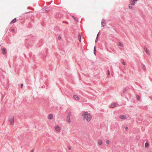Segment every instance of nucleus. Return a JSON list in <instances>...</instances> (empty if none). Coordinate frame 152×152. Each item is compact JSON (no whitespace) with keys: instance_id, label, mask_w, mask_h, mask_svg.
Wrapping results in <instances>:
<instances>
[{"instance_id":"nucleus-10","label":"nucleus","mask_w":152,"mask_h":152,"mask_svg":"<svg viewBox=\"0 0 152 152\" xmlns=\"http://www.w3.org/2000/svg\"><path fill=\"white\" fill-rule=\"evenodd\" d=\"M53 118V115L52 114H50L48 116V119H51Z\"/></svg>"},{"instance_id":"nucleus-26","label":"nucleus","mask_w":152,"mask_h":152,"mask_svg":"<svg viewBox=\"0 0 152 152\" xmlns=\"http://www.w3.org/2000/svg\"><path fill=\"white\" fill-rule=\"evenodd\" d=\"M122 64H123L124 65H125V62H124V61H123L122 62Z\"/></svg>"},{"instance_id":"nucleus-9","label":"nucleus","mask_w":152,"mask_h":152,"mask_svg":"<svg viewBox=\"0 0 152 152\" xmlns=\"http://www.w3.org/2000/svg\"><path fill=\"white\" fill-rule=\"evenodd\" d=\"M73 97L75 99L79 100L80 99V97L76 95H74Z\"/></svg>"},{"instance_id":"nucleus-27","label":"nucleus","mask_w":152,"mask_h":152,"mask_svg":"<svg viewBox=\"0 0 152 152\" xmlns=\"http://www.w3.org/2000/svg\"><path fill=\"white\" fill-rule=\"evenodd\" d=\"M58 39H61V37H58Z\"/></svg>"},{"instance_id":"nucleus-25","label":"nucleus","mask_w":152,"mask_h":152,"mask_svg":"<svg viewBox=\"0 0 152 152\" xmlns=\"http://www.w3.org/2000/svg\"><path fill=\"white\" fill-rule=\"evenodd\" d=\"M97 37H96V41H95V42H97V41H98V39H97Z\"/></svg>"},{"instance_id":"nucleus-29","label":"nucleus","mask_w":152,"mask_h":152,"mask_svg":"<svg viewBox=\"0 0 152 152\" xmlns=\"http://www.w3.org/2000/svg\"><path fill=\"white\" fill-rule=\"evenodd\" d=\"M143 69H144V68H145V67L144 66H143V68H142Z\"/></svg>"},{"instance_id":"nucleus-1","label":"nucleus","mask_w":152,"mask_h":152,"mask_svg":"<svg viewBox=\"0 0 152 152\" xmlns=\"http://www.w3.org/2000/svg\"><path fill=\"white\" fill-rule=\"evenodd\" d=\"M81 117L83 121L86 123L89 122L92 118L91 115L88 112L83 113Z\"/></svg>"},{"instance_id":"nucleus-30","label":"nucleus","mask_w":152,"mask_h":152,"mask_svg":"<svg viewBox=\"0 0 152 152\" xmlns=\"http://www.w3.org/2000/svg\"><path fill=\"white\" fill-rule=\"evenodd\" d=\"M33 151H31L30 152H33Z\"/></svg>"},{"instance_id":"nucleus-13","label":"nucleus","mask_w":152,"mask_h":152,"mask_svg":"<svg viewBox=\"0 0 152 152\" xmlns=\"http://www.w3.org/2000/svg\"><path fill=\"white\" fill-rule=\"evenodd\" d=\"M149 144L148 142H147L145 144V148H147L149 147Z\"/></svg>"},{"instance_id":"nucleus-20","label":"nucleus","mask_w":152,"mask_h":152,"mask_svg":"<svg viewBox=\"0 0 152 152\" xmlns=\"http://www.w3.org/2000/svg\"><path fill=\"white\" fill-rule=\"evenodd\" d=\"M137 100H140V97L139 96L137 95Z\"/></svg>"},{"instance_id":"nucleus-17","label":"nucleus","mask_w":152,"mask_h":152,"mask_svg":"<svg viewBox=\"0 0 152 152\" xmlns=\"http://www.w3.org/2000/svg\"><path fill=\"white\" fill-rule=\"evenodd\" d=\"M132 5L131 4H129V8L130 9H133V7H132Z\"/></svg>"},{"instance_id":"nucleus-31","label":"nucleus","mask_w":152,"mask_h":152,"mask_svg":"<svg viewBox=\"0 0 152 152\" xmlns=\"http://www.w3.org/2000/svg\"><path fill=\"white\" fill-rule=\"evenodd\" d=\"M23 86V84H22V86Z\"/></svg>"},{"instance_id":"nucleus-12","label":"nucleus","mask_w":152,"mask_h":152,"mask_svg":"<svg viewBox=\"0 0 152 152\" xmlns=\"http://www.w3.org/2000/svg\"><path fill=\"white\" fill-rule=\"evenodd\" d=\"M17 20L16 19V18H15L14 19H13L10 22V24H12L14 23H15L17 21Z\"/></svg>"},{"instance_id":"nucleus-18","label":"nucleus","mask_w":152,"mask_h":152,"mask_svg":"<svg viewBox=\"0 0 152 152\" xmlns=\"http://www.w3.org/2000/svg\"><path fill=\"white\" fill-rule=\"evenodd\" d=\"M118 45L119 46H120L121 47H123L124 46L123 44L121 42H119Z\"/></svg>"},{"instance_id":"nucleus-2","label":"nucleus","mask_w":152,"mask_h":152,"mask_svg":"<svg viewBox=\"0 0 152 152\" xmlns=\"http://www.w3.org/2000/svg\"><path fill=\"white\" fill-rule=\"evenodd\" d=\"M71 115V113H69L67 115V119H66V121L68 123H70L71 122V121L70 118Z\"/></svg>"},{"instance_id":"nucleus-4","label":"nucleus","mask_w":152,"mask_h":152,"mask_svg":"<svg viewBox=\"0 0 152 152\" xmlns=\"http://www.w3.org/2000/svg\"><path fill=\"white\" fill-rule=\"evenodd\" d=\"M128 117L126 115H121L119 116V118L122 120H125L128 118Z\"/></svg>"},{"instance_id":"nucleus-5","label":"nucleus","mask_w":152,"mask_h":152,"mask_svg":"<svg viewBox=\"0 0 152 152\" xmlns=\"http://www.w3.org/2000/svg\"><path fill=\"white\" fill-rule=\"evenodd\" d=\"M55 130L58 132L60 131L61 129L60 126L58 125H56L54 127Z\"/></svg>"},{"instance_id":"nucleus-21","label":"nucleus","mask_w":152,"mask_h":152,"mask_svg":"<svg viewBox=\"0 0 152 152\" xmlns=\"http://www.w3.org/2000/svg\"><path fill=\"white\" fill-rule=\"evenodd\" d=\"M96 47H95L94 48V53L95 55H96Z\"/></svg>"},{"instance_id":"nucleus-6","label":"nucleus","mask_w":152,"mask_h":152,"mask_svg":"<svg viewBox=\"0 0 152 152\" xmlns=\"http://www.w3.org/2000/svg\"><path fill=\"white\" fill-rule=\"evenodd\" d=\"M118 105V104L116 103H114L110 105V107L113 108L116 106Z\"/></svg>"},{"instance_id":"nucleus-23","label":"nucleus","mask_w":152,"mask_h":152,"mask_svg":"<svg viewBox=\"0 0 152 152\" xmlns=\"http://www.w3.org/2000/svg\"><path fill=\"white\" fill-rule=\"evenodd\" d=\"M125 130L127 131L128 128V127L126 126L125 127Z\"/></svg>"},{"instance_id":"nucleus-19","label":"nucleus","mask_w":152,"mask_h":152,"mask_svg":"<svg viewBox=\"0 0 152 152\" xmlns=\"http://www.w3.org/2000/svg\"><path fill=\"white\" fill-rule=\"evenodd\" d=\"M105 22H104V21L102 22V26L103 27H104L105 26Z\"/></svg>"},{"instance_id":"nucleus-22","label":"nucleus","mask_w":152,"mask_h":152,"mask_svg":"<svg viewBox=\"0 0 152 152\" xmlns=\"http://www.w3.org/2000/svg\"><path fill=\"white\" fill-rule=\"evenodd\" d=\"M73 18L75 21H77V19L74 16H73Z\"/></svg>"},{"instance_id":"nucleus-11","label":"nucleus","mask_w":152,"mask_h":152,"mask_svg":"<svg viewBox=\"0 0 152 152\" xmlns=\"http://www.w3.org/2000/svg\"><path fill=\"white\" fill-rule=\"evenodd\" d=\"M98 142V144L100 145H102V141L101 140H99Z\"/></svg>"},{"instance_id":"nucleus-3","label":"nucleus","mask_w":152,"mask_h":152,"mask_svg":"<svg viewBox=\"0 0 152 152\" xmlns=\"http://www.w3.org/2000/svg\"><path fill=\"white\" fill-rule=\"evenodd\" d=\"M14 117L11 116L9 118V121L11 125H13L14 123Z\"/></svg>"},{"instance_id":"nucleus-14","label":"nucleus","mask_w":152,"mask_h":152,"mask_svg":"<svg viewBox=\"0 0 152 152\" xmlns=\"http://www.w3.org/2000/svg\"><path fill=\"white\" fill-rule=\"evenodd\" d=\"M78 38L79 39V41L80 42H81V35L80 34H79L78 35Z\"/></svg>"},{"instance_id":"nucleus-7","label":"nucleus","mask_w":152,"mask_h":152,"mask_svg":"<svg viewBox=\"0 0 152 152\" xmlns=\"http://www.w3.org/2000/svg\"><path fill=\"white\" fill-rule=\"evenodd\" d=\"M144 50L148 55H149L150 54V51L148 50L147 48L145 47L144 48Z\"/></svg>"},{"instance_id":"nucleus-28","label":"nucleus","mask_w":152,"mask_h":152,"mask_svg":"<svg viewBox=\"0 0 152 152\" xmlns=\"http://www.w3.org/2000/svg\"><path fill=\"white\" fill-rule=\"evenodd\" d=\"M11 30L12 31H14V29H12Z\"/></svg>"},{"instance_id":"nucleus-15","label":"nucleus","mask_w":152,"mask_h":152,"mask_svg":"<svg viewBox=\"0 0 152 152\" xmlns=\"http://www.w3.org/2000/svg\"><path fill=\"white\" fill-rule=\"evenodd\" d=\"M105 142H106V143L107 144L109 145L110 144V141L108 140H106Z\"/></svg>"},{"instance_id":"nucleus-16","label":"nucleus","mask_w":152,"mask_h":152,"mask_svg":"<svg viewBox=\"0 0 152 152\" xmlns=\"http://www.w3.org/2000/svg\"><path fill=\"white\" fill-rule=\"evenodd\" d=\"M2 53L3 54H5L6 52V50L5 49H3L2 50Z\"/></svg>"},{"instance_id":"nucleus-24","label":"nucleus","mask_w":152,"mask_h":152,"mask_svg":"<svg viewBox=\"0 0 152 152\" xmlns=\"http://www.w3.org/2000/svg\"><path fill=\"white\" fill-rule=\"evenodd\" d=\"M107 72H108V75H110V72H109V70H108L107 71Z\"/></svg>"},{"instance_id":"nucleus-8","label":"nucleus","mask_w":152,"mask_h":152,"mask_svg":"<svg viewBox=\"0 0 152 152\" xmlns=\"http://www.w3.org/2000/svg\"><path fill=\"white\" fill-rule=\"evenodd\" d=\"M137 1V0H132L131 1L130 3L132 5H134L135 4L136 2Z\"/></svg>"}]
</instances>
